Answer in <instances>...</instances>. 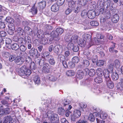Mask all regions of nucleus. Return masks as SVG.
Returning <instances> with one entry per match:
<instances>
[{"mask_svg":"<svg viewBox=\"0 0 123 123\" xmlns=\"http://www.w3.org/2000/svg\"><path fill=\"white\" fill-rule=\"evenodd\" d=\"M89 64L90 63L87 60H83V62H82L81 63V65L83 67H88L89 65Z\"/></svg>","mask_w":123,"mask_h":123,"instance_id":"c85d7f7f","label":"nucleus"},{"mask_svg":"<svg viewBox=\"0 0 123 123\" xmlns=\"http://www.w3.org/2000/svg\"><path fill=\"white\" fill-rule=\"evenodd\" d=\"M1 102L3 105L9 107V106L8 102L6 100H2L1 101Z\"/></svg>","mask_w":123,"mask_h":123,"instance_id":"338daca9","label":"nucleus"},{"mask_svg":"<svg viewBox=\"0 0 123 123\" xmlns=\"http://www.w3.org/2000/svg\"><path fill=\"white\" fill-rule=\"evenodd\" d=\"M60 48V46L59 45H55L53 48L54 52L55 53L58 52Z\"/></svg>","mask_w":123,"mask_h":123,"instance_id":"ea45409f","label":"nucleus"},{"mask_svg":"<svg viewBox=\"0 0 123 123\" xmlns=\"http://www.w3.org/2000/svg\"><path fill=\"white\" fill-rule=\"evenodd\" d=\"M11 117L9 116H6L4 118V121L3 123H7L9 121H11Z\"/></svg>","mask_w":123,"mask_h":123,"instance_id":"2f4dec72","label":"nucleus"},{"mask_svg":"<svg viewBox=\"0 0 123 123\" xmlns=\"http://www.w3.org/2000/svg\"><path fill=\"white\" fill-rule=\"evenodd\" d=\"M72 61L74 62L77 63L79 61V59L78 57L74 56L73 58Z\"/></svg>","mask_w":123,"mask_h":123,"instance_id":"09e8293b","label":"nucleus"},{"mask_svg":"<svg viewBox=\"0 0 123 123\" xmlns=\"http://www.w3.org/2000/svg\"><path fill=\"white\" fill-rule=\"evenodd\" d=\"M49 52L48 51H45L43 52H42V54L43 55L42 57H43L44 58H48V57L50 55H49L50 54Z\"/></svg>","mask_w":123,"mask_h":123,"instance_id":"473e14b6","label":"nucleus"},{"mask_svg":"<svg viewBox=\"0 0 123 123\" xmlns=\"http://www.w3.org/2000/svg\"><path fill=\"white\" fill-rule=\"evenodd\" d=\"M119 19V17L117 14H116L113 15L112 18V21L114 23H117Z\"/></svg>","mask_w":123,"mask_h":123,"instance_id":"a211bd4d","label":"nucleus"},{"mask_svg":"<svg viewBox=\"0 0 123 123\" xmlns=\"http://www.w3.org/2000/svg\"><path fill=\"white\" fill-rule=\"evenodd\" d=\"M11 47L12 49L14 50H17L18 49L19 47L18 44L16 43H14L11 45Z\"/></svg>","mask_w":123,"mask_h":123,"instance_id":"72a5a7b5","label":"nucleus"},{"mask_svg":"<svg viewBox=\"0 0 123 123\" xmlns=\"http://www.w3.org/2000/svg\"><path fill=\"white\" fill-rule=\"evenodd\" d=\"M20 55L22 58H25V61L27 63L30 62L31 61V59L29 57L27 56V54L25 52L21 53Z\"/></svg>","mask_w":123,"mask_h":123,"instance_id":"423d86ee","label":"nucleus"},{"mask_svg":"<svg viewBox=\"0 0 123 123\" xmlns=\"http://www.w3.org/2000/svg\"><path fill=\"white\" fill-rule=\"evenodd\" d=\"M94 81L97 83H99L102 82L103 80L101 76L96 77L94 79Z\"/></svg>","mask_w":123,"mask_h":123,"instance_id":"7c9ffc66","label":"nucleus"},{"mask_svg":"<svg viewBox=\"0 0 123 123\" xmlns=\"http://www.w3.org/2000/svg\"><path fill=\"white\" fill-rule=\"evenodd\" d=\"M95 70L93 69H92L89 70L88 74L90 76L93 77L95 75Z\"/></svg>","mask_w":123,"mask_h":123,"instance_id":"e433bc0d","label":"nucleus"},{"mask_svg":"<svg viewBox=\"0 0 123 123\" xmlns=\"http://www.w3.org/2000/svg\"><path fill=\"white\" fill-rule=\"evenodd\" d=\"M31 71L24 66L21 67L19 71V74L21 76H25L27 77L31 73Z\"/></svg>","mask_w":123,"mask_h":123,"instance_id":"f257e3e1","label":"nucleus"},{"mask_svg":"<svg viewBox=\"0 0 123 123\" xmlns=\"http://www.w3.org/2000/svg\"><path fill=\"white\" fill-rule=\"evenodd\" d=\"M43 31L42 30H38L37 32V35L38 37L39 38H40L43 35Z\"/></svg>","mask_w":123,"mask_h":123,"instance_id":"603ef678","label":"nucleus"},{"mask_svg":"<svg viewBox=\"0 0 123 123\" xmlns=\"http://www.w3.org/2000/svg\"><path fill=\"white\" fill-rule=\"evenodd\" d=\"M81 14V17L83 18H86L87 17V13L86 10H84L82 11Z\"/></svg>","mask_w":123,"mask_h":123,"instance_id":"a19ab883","label":"nucleus"},{"mask_svg":"<svg viewBox=\"0 0 123 123\" xmlns=\"http://www.w3.org/2000/svg\"><path fill=\"white\" fill-rule=\"evenodd\" d=\"M5 21L7 22L10 23V24H12L14 21L13 18L10 17H6L5 19Z\"/></svg>","mask_w":123,"mask_h":123,"instance_id":"f704fd0d","label":"nucleus"},{"mask_svg":"<svg viewBox=\"0 0 123 123\" xmlns=\"http://www.w3.org/2000/svg\"><path fill=\"white\" fill-rule=\"evenodd\" d=\"M78 43L80 46L83 47L86 44V41L83 39H79Z\"/></svg>","mask_w":123,"mask_h":123,"instance_id":"dca6fc26","label":"nucleus"},{"mask_svg":"<svg viewBox=\"0 0 123 123\" xmlns=\"http://www.w3.org/2000/svg\"><path fill=\"white\" fill-rule=\"evenodd\" d=\"M96 74L99 76H101L102 75L103 71L101 68H99L96 70Z\"/></svg>","mask_w":123,"mask_h":123,"instance_id":"c9c22d12","label":"nucleus"},{"mask_svg":"<svg viewBox=\"0 0 123 123\" xmlns=\"http://www.w3.org/2000/svg\"><path fill=\"white\" fill-rule=\"evenodd\" d=\"M117 89L121 92L123 91V85L120 84L117 86Z\"/></svg>","mask_w":123,"mask_h":123,"instance_id":"69168bd1","label":"nucleus"},{"mask_svg":"<svg viewBox=\"0 0 123 123\" xmlns=\"http://www.w3.org/2000/svg\"><path fill=\"white\" fill-rule=\"evenodd\" d=\"M114 67V64L113 63H111L109 65L108 67V69L110 70L109 72H112Z\"/></svg>","mask_w":123,"mask_h":123,"instance_id":"052dcab7","label":"nucleus"},{"mask_svg":"<svg viewBox=\"0 0 123 123\" xmlns=\"http://www.w3.org/2000/svg\"><path fill=\"white\" fill-rule=\"evenodd\" d=\"M88 119L91 121H93L95 120L94 117V115L91 113L90 114L88 118Z\"/></svg>","mask_w":123,"mask_h":123,"instance_id":"4d7b16f0","label":"nucleus"},{"mask_svg":"<svg viewBox=\"0 0 123 123\" xmlns=\"http://www.w3.org/2000/svg\"><path fill=\"white\" fill-rule=\"evenodd\" d=\"M9 27V29L12 30V31H14L15 30V28L14 25L12 24H9L8 25Z\"/></svg>","mask_w":123,"mask_h":123,"instance_id":"680f3d73","label":"nucleus"},{"mask_svg":"<svg viewBox=\"0 0 123 123\" xmlns=\"http://www.w3.org/2000/svg\"><path fill=\"white\" fill-rule=\"evenodd\" d=\"M34 81L36 84L38 85L40 83V79L38 75H36L35 76L34 79Z\"/></svg>","mask_w":123,"mask_h":123,"instance_id":"a878e982","label":"nucleus"},{"mask_svg":"<svg viewBox=\"0 0 123 123\" xmlns=\"http://www.w3.org/2000/svg\"><path fill=\"white\" fill-rule=\"evenodd\" d=\"M48 59L49 62L50 64L52 65H54L55 64V61L52 56L50 55L48 57Z\"/></svg>","mask_w":123,"mask_h":123,"instance_id":"393cba45","label":"nucleus"},{"mask_svg":"<svg viewBox=\"0 0 123 123\" xmlns=\"http://www.w3.org/2000/svg\"><path fill=\"white\" fill-rule=\"evenodd\" d=\"M105 62V61L103 60H99L97 62L96 65L98 66L101 67L104 65Z\"/></svg>","mask_w":123,"mask_h":123,"instance_id":"412c9836","label":"nucleus"},{"mask_svg":"<svg viewBox=\"0 0 123 123\" xmlns=\"http://www.w3.org/2000/svg\"><path fill=\"white\" fill-rule=\"evenodd\" d=\"M48 39L44 37L42 38L41 41V43L42 44H45L47 43Z\"/></svg>","mask_w":123,"mask_h":123,"instance_id":"5fc2aeb1","label":"nucleus"},{"mask_svg":"<svg viewBox=\"0 0 123 123\" xmlns=\"http://www.w3.org/2000/svg\"><path fill=\"white\" fill-rule=\"evenodd\" d=\"M25 43H30L31 42L30 37L28 35H26L24 38Z\"/></svg>","mask_w":123,"mask_h":123,"instance_id":"b1692460","label":"nucleus"},{"mask_svg":"<svg viewBox=\"0 0 123 123\" xmlns=\"http://www.w3.org/2000/svg\"><path fill=\"white\" fill-rule=\"evenodd\" d=\"M65 40L67 42H72V36H66L65 38Z\"/></svg>","mask_w":123,"mask_h":123,"instance_id":"3c124183","label":"nucleus"},{"mask_svg":"<svg viewBox=\"0 0 123 123\" xmlns=\"http://www.w3.org/2000/svg\"><path fill=\"white\" fill-rule=\"evenodd\" d=\"M62 58H63V60H62V64H63V66L64 68H68V65L67 64V63L66 61L65 60V56L64 55L62 56Z\"/></svg>","mask_w":123,"mask_h":123,"instance_id":"58836bf2","label":"nucleus"},{"mask_svg":"<svg viewBox=\"0 0 123 123\" xmlns=\"http://www.w3.org/2000/svg\"><path fill=\"white\" fill-rule=\"evenodd\" d=\"M16 58V56L13 55H11L9 56V60L11 62H12L15 60Z\"/></svg>","mask_w":123,"mask_h":123,"instance_id":"bf43d9fd","label":"nucleus"},{"mask_svg":"<svg viewBox=\"0 0 123 123\" xmlns=\"http://www.w3.org/2000/svg\"><path fill=\"white\" fill-rule=\"evenodd\" d=\"M76 123H88V122L85 119H81L77 122Z\"/></svg>","mask_w":123,"mask_h":123,"instance_id":"0e129e2a","label":"nucleus"},{"mask_svg":"<svg viewBox=\"0 0 123 123\" xmlns=\"http://www.w3.org/2000/svg\"><path fill=\"white\" fill-rule=\"evenodd\" d=\"M46 5L45 1H43L39 2L38 4L40 8H43L45 7Z\"/></svg>","mask_w":123,"mask_h":123,"instance_id":"4c0bfd02","label":"nucleus"},{"mask_svg":"<svg viewBox=\"0 0 123 123\" xmlns=\"http://www.w3.org/2000/svg\"><path fill=\"white\" fill-rule=\"evenodd\" d=\"M29 53L30 55L33 57L36 56L37 53H38V52L37 49H35L34 48H32L30 50Z\"/></svg>","mask_w":123,"mask_h":123,"instance_id":"9b49d317","label":"nucleus"},{"mask_svg":"<svg viewBox=\"0 0 123 123\" xmlns=\"http://www.w3.org/2000/svg\"><path fill=\"white\" fill-rule=\"evenodd\" d=\"M111 3V1L110 0H109L106 2V4H105L104 6V8L107 9L110 6V4Z\"/></svg>","mask_w":123,"mask_h":123,"instance_id":"de8ad7c7","label":"nucleus"},{"mask_svg":"<svg viewBox=\"0 0 123 123\" xmlns=\"http://www.w3.org/2000/svg\"><path fill=\"white\" fill-rule=\"evenodd\" d=\"M17 42L18 43L20 44H23L25 43L24 38L22 37H20L14 40Z\"/></svg>","mask_w":123,"mask_h":123,"instance_id":"6ab92c4d","label":"nucleus"},{"mask_svg":"<svg viewBox=\"0 0 123 123\" xmlns=\"http://www.w3.org/2000/svg\"><path fill=\"white\" fill-rule=\"evenodd\" d=\"M61 29L57 28L56 29V32L52 31L51 33V36L53 38L54 40L56 41H58L60 39L58 36L59 35H61V33H60L59 31H58Z\"/></svg>","mask_w":123,"mask_h":123,"instance_id":"20e7f679","label":"nucleus"},{"mask_svg":"<svg viewBox=\"0 0 123 123\" xmlns=\"http://www.w3.org/2000/svg\"><path fill=\"white\" fill-rule=\"evenodd\" d=\"M74 62H69L68 66L69 67L71 68H73L75 66V64L74 63Z\"/></svg>","mask_w":123,"mask_h":123,"instance_id":"774afa93","label":"nucleus"},{"mask_svg":"<svg viewBox=\"0 0 123 123\" xmlns=\"http://www.w3.org/2000/svg\"><path fill=\"white\" fill-rule=\"evenodd\" d=\"M47 115L50 119L51 123H57L58 118L57 114L49 111L47 112Z\"/></svg>","mask_w":123,"mask_h":123,"instance_id":"7ed1b4c3","label":"nucleus"},{"mask_svg":"<svg viewBox=\"0 0 123 123\" xmlns=\"http://www.w3.org/2000/svg\"><path fill=\"white\" fill-rule=\"evenodd\" d=\"M111 43L112 44L111 45L109 49V50L110 52L111 53H114V49L115 47V45H116V43H114L113 42H112Z\"/></svg>","mask_w":123,"mask_h":123,"instance_id":"4be33fe9","label":"nucleus"},{"mask_svg":"<svg viewBox=\"0 0 123 123\" xmlns=\"http://www.w3.org/2000/svg\"><path fill=\"white\" fill-rule=\"evenodd\" d=\"M105 82L106 83L107 86L109 88L112 89L114 87V84L111 81V79L105 81Z\"/></svg>","mask_w":123,"mask_h":123,"instance_id":"f3484780","label":"nucleus"},{"mask_svg":"<svg viewBox=\"0 0 123 123\" xmlns=\"http://www.w3.org/2000/svg\"><path fill=\"white\" fill-rule=\"evenodd\" d=\"M66 74L68 76H72L75 74V73L74 71L70 70L67 71L66 72Z\"/></svg>","mask_w":123,"mask_h":123,"instance_id":"c756f323","label":"nucleus"},{"mask_svg":"<svg viewBox=\"0 0 123 123\" xmlns=\"http://www.w3.org/2000/svg\"><path fill=\"white\" fill-rule=\"evenodd\" d=\"M99 115L100 118L103 119H105L107 116V115L106 113L101 111H100Z\"/></svg>","mask_w":123,"mask_h":123,"instance_id":"5701e85b","label":"nucleus"},{"mask_svg":"<svg viewBox=\"0 0 123 123\" xmlns=\"http://www.w3.org/2000/svg\"><path fill=\"white\" fill-rule=\"evenodd\" d=\"M78 36L76 35H74L72 36V42L76 43L78 41Z\"/></svg>","mask_w":123,"mask_h":123,"instance_id":"49530a36","label":"nucleus"},{"mask_svg":"<svg viewBox=\"0 0 123 123\" xmlns=\"http://www.w3.org/2000/svg\"><path fill=\"white\" fill-rule=\"evenodd\" d=\"M84 73L82 70H78L77 72L76 77L79 79H81L83 77Z\"/></svg>","mask_w":123,"mask_h":123,"instance_id":"ddd939ff","label":"nucleus"},{"mask_svg":"<svg viewBox=\"0 0 123 123\" xmlns=\"http://www.w3.org/2000/svg\"><path fill=\"white\" fill-rule=\"evenodd\" d=\"M10 112V111L9 108H7L1 110V111H0V113L2 116V114L7 115L9 114Z\"/></svg>","mask_w":123,"mask_h":123,"instance_id":"2eb2a0df","label":"nucleus"},{"mask_svg":"<svg viewBox=\"0 0 123 123\" xmlns=\"http://www.w3.org/2000/svg\"><path fill=\"white\" fill-rule=\"evenodd\" d=\"M19 48L20 50L22 52H24L27 49L26 47L23 44H22L20 46Z\"/></svg>","mask_w":123,"mask_h":123,"instance_id":"6e6d98bb","label":"nucleus"},{"mask_svg":"<svg viewBox=\"0 0 123 123\" xmlns=\"http://www.w3.org/2000/svg\"><path fill=\"white\" fill-rule=\"evenodd\" d=\"M84 39L88 42H89V41L91 40V36L90 35L88 34H85L83 36Z\"/></svg>","mask_w":123,"mask_h":123,"instance_id":"bb28decb","label":"nucleus"},{"mask_svg":"<svg viewBox=\"0 0 123 123\" xmlns=\"http://www.w3.org/2000/svg\"><path fill=\"white\" fill-rule=\"evenodd\" d=\"M84 55L86 56L87 58L89 60H90L91 58V51L88 49H85L83 52Z\"/></svg>","mask_w":123,"mask_h":123,"instance_id":"6e6552de","label":"nucleus"},{"mask_svg":"<svg viewBox=\"0 0 123 123\" xmlns=\"http://www.w3.org/2000/svg\"><path fill=\"white\" fill-rule=\"evenodd\" d=\"M47 78L49 80L52 81H55L57 79L56 77L51 74L48 75L47 77Z\"/></svg>","mask_w":123,"mask_h":123,"instance_id":"aec40b11","label":"nucleus"},{"mask_svg":"<svg viewBox=\"0 0 123 123\" xmlns=\"http://www.w3.org/2000/svg\"><path fill=\"white\" fill-rule=\"evenodd\" d=\"M96 15L95 12L93 10L89 11L87 13V17L90 19L93 18Z\"/></svg>","mask_w":123,"mask_h":123,"instance_id":"f8f14e48","label":"nucleus"},{"mask_svg":"<svg viewBox=\"0 0 123 123\" xmlns=\"http://www.w3.org/2000/svg\"><path fill=\"white\" fill-rule=\"evenodd\" d=\"M81 115V112L79 110H76L74 111V113L72 115L71 120L73 121H75L76 119L79 118Z\"/></svg>","mask_w":123,"mask_h":123,"instance_id":"39448f33","label":"nucleus"},{"mask_svg":"<svg viewBox=\"0 0 123 123\" xmlns=\"http://www.w3.org/2000/svg\"><path fill=\"white\" fill-rule=\"evenodd\" d=\"M109 73L110 72L107 69L105 70L104 71L103 74L105 78V81L111 79L109 77Z\"/></svg>","mask_w":123,"mask_h":123,"instance_id":"0eeeda50","label":"nucleus"},{"mask_svg":"<svg viewBox=\"0 0 123 123\" xmlns=\"http://www.w3.org/2000/svg\"><path fill=\"white\" fill-rule=\"evenodd\" d=\"M21 56H17L16 58L15 61V62L18 65H21L22 64L24 61V60L23 58L21 57Z\"/></svg>","mask_w":123,"mask_h":123,"instance_id":"1a4fd4ad","label":"nucleus"},{"mask_svg":"<svg viewBox=\"0 0 123 123\" xmlns=\"http://www.w3.org/2000/svg\"><path fill=\"white\" fill-rule=\"evenodd\" d=\"M112 79L114 80H117L118 79V74L114 72L112 73L111 75Z\"/></svg>","mask_w":123,"mask_h":123,"instance_id":"cd10ccee","label":"nucleus"},{"mask_svg":"<svg viewBox=\"0 0 123 123\" xmlns=\"http://www.w3.org/2000/svg\"><path fill=\"white\" fill-rule=\"evenodd\" d=\"M59 6L56 4H53L51 7V10L54 12H57L59 10Z\"/></svg>","mask_w":123,"mask_h":123,"instance_id":"4468645a","label":"nucleus"},{"mask_svg":"<svg viewBox=\"0 0 123 123\" xmlns=\"http://www.w3.org/2000/svg\"><path fill=\"white\" fill-rule=\"evenodd\" d=\"M74 46V45L73 43H69L68 44V49H72Z\"/></svg>","mask_w":123,"mask_h":123,"instance_id":"e2e57ef3","label":"nucleus"},{"mask_svg":"<svg viewBox=\"0 0 123 123\" xmlns=\"http://www.w3.org/2000/svg\"><path fill=\"white\" fill-rule=\"evenodd\" d=\"M44 58L41 59L39 61V65L41 66H43L42 68V72L44 73H47L49 72V69L48 63L44 62Z\"/></svg>","mask_w":123,"mask_h":123,"instance_id":"f03ea898","label":"nucleus"},{"mask_svg":"<svg viewBox=\"0 0 123 123\" xmlns=\"http://www.w3.org/2000/svg\"><path fill=\"white\" fill-rule=\"evenodd\" d=\"M37 8L34 6L31 9V12L33 15L36 14L37 13Z\"/></svg>","mask_w":123,"mask_h":123,"instance_id":"79ce46f5","label":"nucleus"},{"mask_svg":"<svg viewBox=\"0 0 123 123\" xmlns=\"http://www.w3.org/2000/svg\"><path fill=\"white\" fill-rule=\"evenodd\" d=\"M90 25L93 26H97L99 24L97 22L95 21H92L90 22Z\"/></svg>","mask_w":123,"mask_h":123,"instance_id":"864d4df0","label":"nucleus"},{"mask_svg":"<svg viewBox=\"0 0 123 123\" xmlns=\"http://www.w3.org/2000/svg\"><path fill=\"white\" fill-rule=\"evenodd\" d=\"M30 67L31 69L34 70L36 68V65L34 62H31Z\"/></svg>","mask_w":123,"mask_h":123,"instance_id":"8fccbe9b","label":"nucleus"},{"mask_svg":"<svg viewBox=\"0 0 123 123\" xmlns=\"http://www.w3.org/2000/svg\"><path fill=\"white\" fill-rule=\"evenodd\" d=\"M24 31L28 35L31 36L33 34L32 30L29 27H25L24 29Z\"/></svg>","mask_w":123,"mask_h":123,"instance_id":"9d476101","label":"nucleus"},{"mask_svg":"<svg viewBox=\"0 0 123 123\" xmlns=\"http://www.w3.org/2000/svg\"><path fill=\"white\" fill-rule=\"evenodd\" d=\"M68 6L71 7V9H73L75 6V4L74 1H70L68 3Z\"/></svg>","mask_w":123,"mask_h":123,"instance_id":"a18cd8bd","label":"nucleus"},{"mask_svg":"<svg viewBox=\"0 0 123 123\" xmlns=\"http://www.w3.org/2000/svg\"><path fill=\"white\" fill-rule=\"evenodd\" d=\"M114 64L116 68H119L120 66V63L119 60H116L114 62Z\"/></svg>","mask_w":123,"mask_h":123,"instance_id":"37998d69","label":"nucleus"},{"mask_svg":"<svg viewBox=\"0 0 123 123\" xmlns=\"http://www.w3.org/2000/svg\"><path fill=\"white\" fill-rule=\"evenodd\" d=\"M86 0H76L75 2H80L81 3V4L82 5H86Z\"/></svg>","mask_w":123,"mask_h":123,"instance_id":"13d9d810","label":"nucleus"},{"mask_svg":"<svg viewBox=\"0 0 123 123\" xmlns=\"http://www.w3.org/2000/svg\"><path fill=\"white\" fill-rule=\"evenodd\" d=\"M44 105H45V109H44L43 107H40L39 108V109L41 111H45V110H47L48 109V108L49 106V105L47 103L46 104H44ZM43 106H44V105H43Z\"/></svg>","mask_w":123,"mask_h":123,"instance_id":"c03bdc74","label":"nucleus"}]
</instances>
